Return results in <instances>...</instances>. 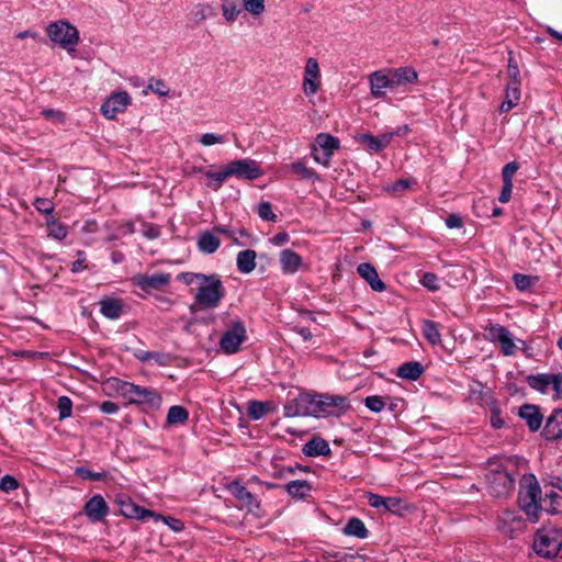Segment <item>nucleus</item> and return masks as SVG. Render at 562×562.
Wrapping results in <instances>:
<instances>
[{
	"instance_id": "79ce46f5",
	"label": "nucleus",
	"mask_w": 562,
	"mask_h": 562,
	"mask_svg": "<svg viewBox=\"0 0 562 562\" xmlns=\"http://www.w3.org/2000/svg\"><path fill=\"white\" fill-rule=\"evenodd\" d=\"M221 9L226 22H234L240 13L237 0H222Z\"/></svg>"
},
{
	"instance_id": "49530a36",
	"label": "nucleus",
	"mask_w": 562,
	"mask_h": 562,
	"mask_svg": "<svg viewBox=\"0 0 562 562\" xmlns=\"http://www.w3.org/2000/svg\"><path fill=\"white\" fill-rule=\"evenodd\" d=\"M423 334L425 338L434 346L440 340V334L435 323L426 321L423 324Z\"/></svg>"
},
{
	"instance_id": "9d476101",
	"label": "nucleus",
	"mask_w": 562,
	"mask_h": 562,
	"mask_svg": "<svg viewBox=\"0 0 562 562\" xmlns=\"http://www.w3.org/2000/svg\"><path fill=\"white\" fill-rule=\"evenodd\" d=\"M316 417H325L329 415H340L348 407V401L345 396L339 395H316Z\"/></svg>"
},
{
	"instance_id": "13d9d810",
	"label": "nucleus",
	"mask_w": 562,
	"mask_h": 562,
	"mask_svg": "<svg viewBox=\"0 0 562 562\" xmlns=\"http://www.w3.org/2000/svg\"><path fill=\"white\" fill-rule=\"evenodd\" d=\"M199 142L203 146H212L214 144H222V143H224L225 138L222 135H217V134H213V133H205V134L200 136Z\"/></svg>"
},
{
	"instance_id": "2f4dec72",
	"label": "nucleus",
	"mask_w": 562,
	"mask_h": 562,
	"mask_svg": "<svg viewBox=\"0 0 562 562\" xmlns=\"http://www.w3.org/2000/svg\"><path fill=\"white\" fill-rule=\"evenodd\" d=\"M257 254L252 249L239 251L236 259L237 269L241 273H250L256 268Z\"/></svg>"
},
{
	"instance_id": "72a5a7b5",
	"label": "nucleus",
	"mask_w": 562,
	"mask_h": 562,
	"mask_svg": "<svg viewBox=\"0 0 562 562\" xmlns=\"http://www.w3.org/2000/svg\"><path fill=\"white\" fill-rule=\"evenodd\" d=\"M276 406L271 402L250 401L248 403L247 413L254 420H259L269 412H273Z\"/></svg>"
},
{
	"instance_id": "338daca9",
	"label": "nucleus",
	"mask_w": 562,
	"mask_h": 562,
	"mask_svg": "<svg viewBox=\"0 0 562 562\" xmlns=\"http://www.w3.org/2000/svg\"><path fill=\"white\" fill-rule=\"evenodd\" d=\"M503 189L498 196L499 202L507 203L510 200L513 191V182H503Z\"/></svg>"
},
{
	"instance_id": "603ef678",
	"label": "nucleus",
	"mask_w": 562,
	"mask_h": 562,
	"mask_svg": "<svg viewBox=\"0 0 562 562\" xmlns=\"http://www.w3.org/2000/svg\"><path fill=\"white\" fill-rule=\"evenodd\" d=\"M291 169L297 173L302 179H311L314 177V171L306 167V165L301 161H294L291 164Z\"/></svg>"
},
{
	"instance_id": "f03ea898",
	"label": "nucleus",
	"mask_w": 562,
	"mask_h": 562,
	"mask_svg": "<svg viewBox=\"0 0 562 562\" xmlns=\"http://www.w3.org/2000/svg\"><path fill=\"white\" fill-rule=\"evenodd\" d=\"M225 296V288L217 274H205L195 288L194 305L201 310H214Z\"/></svg>"
},
{
	"instance_id": "e2e57ef3",
	"label": "nucleus",
	"mask_w": 562,
	"mask_h": 562,
	"mask_svg": "<svg viewBox=\"0 0 562 562\" xmlns=\"http://www.w3.org/2000/svg\"><path fill=\"white\" fill-rule=\"evenodd\" d=\"M35 209L44 214H50L54 211V203L48 199L38 198L34 201Z\"/></svg>"
},
{
	"instance_id": "dca6fc26",
	"label": "nucleus",
	"mask_w": 562,
	"mask_h": 562,
	"mask_svg": "<svg viewBox=\"0 0 562 562\" xmlns=\"http://www.w3.org/2000/svg\"><path fill=\"white\" fill-rule=\"evenodd\" d=\"M245 338V326L240 322H235L222 336L221 347L224 351H236Z\"/></svg>"
},
{
	"instance_id": "f704fd0d",
	"label": "nucleus",
	"mask_w": 562,
	"mask_h": 562,
	"mask_svg": "<svg viewBox=\"0 0 562 562\" xmlns=\"http://www.w3.org/2000/svg\"><path fill=\"white\" fill-rule=\"evenodd\" d=\"M544 429L549 438L562 437V411H557L549 417Z\"/></svg>"
},
{
	"instance_id": "423d86ee",
	"label": "nucleus",
	"mask_w": 562,
	"mask_h": 562,
	"mask_svg": "<svg viewBox=\"0 0 562 562\" xmlns=\"http://www.w3.org/2000/svg\"><path fill=\"white\" fill-rule=\"evenodd\" d=\"M316 395L302 392L296 397L288 400L283 406V412L284 416L288 418L299 416L316 417Z\"/></svg>"
},
{
	"instance_id": "a19ab883",
	"label": "nucleus",
	"mask_w": 562,
	"mask_h": 562,
	"mask_svg": "<svg viewBox=\"0 0 562 562\" xmlns=\"http://www.w3.org/2000/svg\"><path fill=\"white\" fill-rule=\"evenodd\" d=\"M137 358L139 361L151 366H167L171 361V353H138Z\"/></svg>"
},
{
	"instance_id": "8fccbe9b",
	"label": "nucleus",
	"mask_w": 562,
	"mask_h": 562,
	"mask_svg": "<svg viewBox=\"0 0 562 562\" xmlns=\"http://www.w3.org/2000/svg\"><path fill=\"white\" fill-rule=\"evenodd\" d=\"M59 419H65L71 415L72 402L68 396H60L57 402Z\"/></svg>"
},
{
	"instance_id": "39448f33",
	"label": "nucleus",
	"mask_w": 562,
	"mask_h": 562,
	"mask_svg": "<svg viewBox=\"0 0 562 562\" xmlns=\"http://www.w3.org/2000/svg\"><path fill=\"white\" fill-rule=\"evenodd\" d=\"M46 32L52 42L72 52L79 42L78 30L66 21H57L47 25Z\"/></svg>"
},
{
	"instance_id": "bb28decb",
	"label": "nucleus",
	"mask_w": 562,
	"mask_h": 562,
	"mask_svg": "<svg viewBox=\"0 0 562 562\" xmlns=\"http://www.w3.org/2000/svg\"><path fill=\"white\" fill-rule=\"evenodd\" d=\"M520 99V82L509 81L506 86L505 100L499 106L501 112H508L515 108Z\"/></svg>"
},
{
	"instance_id": "864d4df0",
	"label": "nucleus",
	"mask_w": 562,
	"mask_h": 562,
	"mask_svg": "<svg viewBox=\"0 0 562 562\" xmlns=\"http://www.w3.org/2000/svg\"><path fill=\"white\" fill-rule=\"evenodd\" d=\"M513 279L516 288L520 291L528 290L535 283L531 277L521 273L514 274Z\"/></svg>"
},
{
	"instance_id": "680f3d73",
	"label": "nucleus",
	"mask_w": 562,
	"mask_h": 562,
	"mask_svg": "<svg viewBox=\"0 0 562 562\" xmlns=\"http://www.w3.org/2000/svg\"><path fill=\"white\" fill-rule=\"evenodd\" d=\"M422 284L430 291H436L439 289V279L435 273L426 272L423 276Z\"/></svg>"
},
{
	"instance_id": "ddd939ff",
	"label": "nucleus",
	"mask_w": 562,
	"mask_h": 562,
	"mask_svg": "<svg viewBox=\"0 0 562 562\" xmlns=\"http://www.w3.org/2000/svg\"><path fill=\"white\" fill-rule=\"evenodd\" d=\"M226 168L229 177H236L238 179L255 180L263 175L257 161L252 159L233 160Z\"/></svg>"
},
{
	"instance_id": "1a4fd4ad",
	"label": "nucleus",
	"mask_w": 562,
	"mask_h": 562,
	"mask_svg": "<svg viewBox=\"0 0 562 562\" xmlns=\"http://www.w3.org/2000/svg\"><path fill=\"white\" fill-rule=\"evenodd\" d=\"M497 530L509 538H516L524 532L526 522L515 510H504L497 517Z\"/></svg>"
},
{
	"instance_id": "6ab92c4d",
	"label": "nucleus",
	"mask_w": 562,
	"mask_h": 562,
	"mask_svg": "<svg viewBox=\"0 0 562 562\" xmlns=\"http://www.w3.org/2000/svg\"><path fill=\"white\" fill-rule=\"evenodd\" d=\"M83 512L91 522H98L108 516L109 506L103 496L94 495L86 503Z\"/></svg>"
},
{
	"instance_id": "7c9ffc66",
	"label": "nucleus",
	"mask_w": 562,
	"mask_h": 562,
	"mask_svg": "<svg viewBox=\"0 0 562 562\" xmlns=\"http://www.w3.org/2000/svg\"><path fill=\"white\" fill-rule=\"evenodd\" d=\"M424 372V367L418 361H409L405 362L402 366L397 368V376L409 380V381H416Z\"/></svg>"
},
{
	"instance_id": "e433bc0d",
	"label": "nucleus",
	"mask_w": 562,
	"mask_h": 562,
	"mask_svg": "<svg viewBox=\"0 0 562 562\" xmlns=\"http://www.w3.org/2000/svg\"><path fill=\"white\" fill-rule=\"evenodd\" d=\"M342 530L345 535L357 537L359 539L368 537V529L366 528L364 522L356 517L349 519Z\"/></svg>"
},
{
	"instance_id": "4be33fe9",
	"label": "nucleus",
	"mask_w": 562,
	"mask_h": 562,
	"mask_svg": "<svg viewBox=\"0 0 562 562\" xmlns=\"http://www.w3.org/2000/svg\"><path fill=\"white\" fill-rule=\"evenodd\" d=\"M368 503L374 508H384L386 512L400 513L403 506V499L400 497H383L378 494H369Z\"/></svg>"
},
{
	"instance_id": "c9c22d12",
	"label": "nucleus",
	"mask_w": 562,
	"mask_h": 562,
	"mask_svg": "<svg viewBox=\"0 0 562 562\" xmlns=\"http://www.w3.org/2000/svg\"><path fill=\"white\" fill-rule=\"evenodd\" d=\"M189 419V412L180 405H173L168 409L166 424L168 426L182 425Z\"/></svg>"
},
{
	"instance_id": "6e6d98bb",
	"label": "nucleus",
	"mask_w": 562,
	"mask_h": 562,
	"mask_svg": "<svg viewBox=\"0 0 562 562\" xmlns=\"http://www.w3.org/2000/svg\"><path fill=\"white\" fill-rule=\"evenodd\" d=\"M258 214L263 221L276 222L277 215L272 211V206L269 202H261L258 206Z\"/></svg>"
},
{
	"instance_id": "473e14b6",
	"label": "nucleus",
	"mask_w": 562,
	"mask_h": 562,
	"mask_svg": "<svg viewBox=\"0 0 562 562\" xmlns=\"http://www.w3.org/2000/svg\"><path fill=\"white\" fill-rule=\"evenodd\" d=\"M220 246V238L209 231L201 233L198 239V248L203 254H213Z\"/></svg>"
},
{
	"instance_id": "a18cd8bd",
	"label": "nucleus",
	"mask_w": 562,
	"mask_h": 562,
	"mask_svg": "<svg viewBox=\"0 0 562 562\" xmlns=\"http://www.w3.org/2000/svg\"><path fill=\"white\" fill-rule=\"evenodd\" d=\"M47 231L48 236L56 240H63L68 234L67 227L54 218L47 222Z\"/></svg>"
},
{
	"instance_id": "a211bd4d",
	"label": "nucleus",
	"mask_w": 562,
	"mask_h": 562,
	"mask_svg": "<svg viewBox=\"0 0 562 562\" xmlns=\"http://www.w3.org/2000/svg\"><path fill=\"white\" fill-rule=\"evenodd\" d=\"M115 503L120 507V513L126 518L144 519L146 517L155 516L154 512L138 506L126 495L117 496Z\"/></svg>"
},
{
	"instance_id": "ea45409f",
	"label": "nucleus",
	"mask_w": 562,
	"mask_h": 562,
	"mask_svg": "<svg viewBox=\"0 0 562 562\" xmlns=\"http://www.w3.org/2000/svg\"><path fill=\"white\" fill-rule=\"evenodd\" d=\"M191 15L195 23H201L206 19L213 18L215 12L211 4L199 3L192 8Z\"/></svg>"
},
{
	"instance_id": "393cba45",
	"label": "nucleus",
	"mask_w": 562,
	"mask_h": 562,
	"mask_svg": "<svg viewBox=\"0 0 562 562\" xmlns=\"http://www.w3.org/2000/svg\"><path fill=\"white\" fill-rule=\"evenodd\" d=\"M542 508L549 514L562 513V490L551 487L544 493Z\"/></svg>"
},
{
	"instance_id": "c756f323",
	"label": "nucleus",
	"mask_w": 562,
	"mask_h": 562,
	"mask_svg": "<svg viewBox=\"0 0 562 562\" xmlns=\"http://www.w3.org/2000/svg\"><path fill=\"white\" fill-rule=\"evenodd\" d=\"M123 311V303L117 299H103L100 301V312L103 316L110 319H116L121 316Z\"/></svg>"
},
{
	"instance_id": "09e8293b",
	"label": "nucleus",
	"mask_w": 562,
	"mask_h": 562,
	"mask_svg": "<svg viewBox=\"0 0 562 562\" xmlns=\"http://www.w3.org/2000/svg\"><path fill=\"white\" fill-rule=\"evenodd\" d=\"M412 182L409 179H400L394 183L386 187V191L394 196H400L404 191L411 187Z\"/></svg>"
},
{
	"instance_id": "37998d69",
	"label": "nucleus",
	"mask_w": 562,
	"mask_h": 562,
	"mask_svg": "<svg viewBox=\"0 0 562 562\" xmlns=\"http://www.w3.org/2000/svg\"><path fill=\"white\" fill-rule=\"evenodd\" d=\"M393 133H384L379 136H371L367 135L366 139L370 146V148L374 149L375 151H380L383 148H385L392 140Z\"/></svg>"
},
{
	"instance_id": "a878e982",
	"label": "nucleus",
	"mask_w": 562,
	"mask_h": 562,
	"mask_svg": "<svg viewBox=\"0 0 562 562\" xmlns=\"http://www.w3.org/2000/svg\"><path fill=\"white\" fill-rule=\"evenodd\" d=\"M371 93L374 98L384 94V89L394 88L393 77H389L381 71H375L370 76Z\"/></svg>"
},
{
	"instance_id": "f3484780",
	"label": "nucleus",
	"mask_w": 562,
	"mask_h": 562,
	"mask_svg": "<svg viewBox=\"0 0 562 562\" xmlns=\"http://www.w3.org/2000/svg\"><path fill=\"white\" fill-rule=\"evenodd\" d=\"M228 491L240 502L243 507L248 509L249 513L259 516L260 502L257 501L245 486L234 481L228 485Z\"/></svg>"
},
{
	"instance_id": "7ed1b4c3",
	"label": "nucleus",
	"mask_w": 562,
	"mask_h": 562,
	"mask_svg": "<svg viewBox=\"0 0 562 562\" xmlns=\"http://www.w3.org/2000/svg\"><path fill=\"white\" fill-rule=\"evenodd\" d=\"M535 552L543 558L562 555V528L544 527L536 533L533 540Z\"/></svg>"
},
{
	"instance_id": "3c124183",
	"label": "nucleus",
	"mask_w": 562,
	"mask_h": 562,
	"mask_svg": "<svg viewBox=\"0 0 562 562\" xmlns=\"http://www.w3.org/2000/svg\"><path fill=\"white\" fill-rule=\"evenodd\" d=\"M178 279L187 285L195 284L199 286V283L205 279L204 273H194V272H182L178 276Z\"/></svg>"
},
{
	"instance_id": "c85d7f7f",
	"label": "nucleus",
	"mask_w": 562,
	"mask_h": 562,
	"mask_svg": "<svg viewBox=\"0 0 562 562\" xmlns=\"http://www.w3.org/2000/svg\"><path fill=\"white\" fill-rule=\"evenodd\" d=\"M302 451L307 457H318L328 454L330 452V448L325 439L314 437L303 446Z\"/></svg>"
},
{
	"instance_id": "5701e85b",
	"label": "nucleus",
	"mask_w": 562,
	"mask_h": 562,
	"mask_svg": "<svg viewBox=\"0 0 562 562\" xmlns=\"http://www.w3.org/2000/svg\"><path fill=\"white\" fill-rule=\"evenodd\" d=\"M357 271L370 284L373 291L382 292L386 289L385 283L380 279L376 269L371 263H360Z\"/></svg>"
},
{
	"instance_id": "b1692460",
	"label": "nucleus",
	"mask_w": 562,
	"mask_h": 562,
	"mask_svg": "<svg viewBox=\"0 0 562 562\" xmlns=\"http://www.w3.org/2000/svg\"><path fill=\"white\" fill-rule=\"evenodd\" d=\"M519 416L527 423L531 431H537L542 424V415L536 405L525 404L519 408Z\"/></svg>"
},
{
	"instance_id": "f8f14e48",
	"label": "nucleus",
	"mask_w": 562,
	"mask_h": 562,
	"mask_svg": "<svg viewBox=\"0 0 562 562\" xmlns=\"http://www.w3.org/2000/svg\"><path fill=\"white\" fill-rule=\"evenodd\" d=\"M487 335L491 340L499 342L502 351H524L527 349L524 340L518 339L517 341H515L509 330L502 325H492L487 329Z\"/></svg>"
},
{
	"instance_id": "aec40b11",
	"label": "nucleus",
	"mask_w": 562,
	"mask_h": 562,
	"mask_svg": "<svg viewBox=\"0 0 562 562\" xmlns=\"http://www.w3.org/2000/svg\"><path fill=\"white\" fill-rule=\"evenodd\" d=\"M279 262L283 274H294L302 267L303 259L292 249H283L280 252Z\"/></svg>"
},
{
	"instance_id": "0e129e2a",
	"label": "nucleus",
	"mask_w": 562,
	"mask_h": 562,
	"mask_svg": "<svg viewBox=\"0 0 562 562\" xmlns=\"http://www.w3.org/2000/svg\"><path fill=\"white\" fill-rule=\"evenodd\" d=\"M154 517L156 519H162L175 531H181L183 529V522L177 518L164 517L157 514H155Z\"/></svg>"
},
{
	"instance_id": "412c9836",
	"label": "nucleus",
	"mask_w": 562,
	"mask_h": 562,
	"mask_svg": "<svg viewBox=\"0 0 562 562\" xmlns=\"http://www.w3.org/2000/svg\"><path fill=\"white\" fill-rule=\"evenodd\" d=\"M528 385L543 394L548 393L550 389L554 392L557 390V374L538 373L527 376Z\"/></svg>"
},
{
	"instance_id": "bf43d9fd",
	"label": "nucleus",
	"mask_w": 562,
	"mask_h": 562,
	"mask_svg": "<svg viewBox=\"0 0 562 562\" xmlns=\"http://www.w3.org/2000/svg\"><path fill=\"white\" fill-rule=\"evenodd\" d=\"M519 166L516 161H510L503 167L502 178L503 182H513V177L518 170Z\"/></svg>"
},
{
	"instance_id": "58836bf2",
	"label": "nucleus",
	"mask_w": 562,
	"mask_h": 562,
	"mask_svg": "<svg viewBox=\"0 0 562 562\" xmlns=\"http://www.w3.org/2000/svg\"><path fill=\"white\" fill-rule=\"evenodd\" d=\"M285 490L292 497L304 498L308 495L312 487L307 481L294 480L285 485Z\"/></svg>"
},
{
	"instance_id": "774afa93",
	"label": "nucleus",
	"mask_w": 562,
	"mask_h": 562,
	"mask_svg": "<svg viewBox=\"0 0 562 562\" xmlns=\"http://www.w3.org/2000/svg\"><path fill=\"white\" fill-rule=\"evenodd\" d=\"M290 239V236L288 233L282 232L274 235L272 238H270V241L276 246H282L286 244Z\"/></svg>"
},
{
	"instance_id": "2eb2a0df",
	"label": "nucleus",
	"mask_w": 562,
	"mask_h": 562,
	"mask_svg": "<svg viewBox=\"0 0 562 562\" xmlns=\"http://www.w3.org/2000/svg\"><path fill=\"white\" fill-rule=\"evenodd\" d=\"M130 103L131 97L127 92H116L109 97L102 104L101 112L106 119L113 120L119 113L124 112Z\"/></svg>"
},
{
	"instance_id": "5fc2aeb1",
	"label": "nucleus",
	"mask_w": 562,
	"mask_h": 562,
	"mask_svg": "<svg viewBox=\"0 0 562 562\" xmlns=\"http://www.w3.org/2000/svg\"><path fill=\"white\" fill-rule=\"evenodd\" d=\"M364 402L366 406L374 413H379L385 407V402L378 395L368 396Z\"/></svg>"
},
{
	"instance_id": "0eeeda50",
	"label": "nucleus",
	"mask_w": 562,
	"mask_h": 562,
	"mask_svg": "<svg viewBox=\"0 0 562 562\" xmlns=\"http://www.w3.org/2000/svg\"><path fill=\"white\" fill-rule=\"evenodd\" d=\"M486 482L488 492L494 497L507 496L515 485V479L501 467L486 474Z\"/></svg>"
},
{
	"instance_id": "de8ad7c7",
	"label": "nucleus",
	"mask_w": 562,
	"mask_h": 562,
	"mask_svg": "<svg viewBox=\"0 0 562 562\" xmlns=\"http://www.w3.org/2000/svg\"><path fill=\"white\" fill-rule=\"evenodd\" d=\"M243 5L252 16H259L266 10L265 0H243Z\"/></svg>"
},
{
	"instance_id": "cd10ccee",
	"label": "nucleus",
	"mask_w": 562,
	"mask_h": 562,
	"mask_svg": "<svg viewBox=\"0 0 562 562\" xmlns=\"http://www.w3.org/2000/svg\"><path fill=\"white\" fill-rule=\"evenodd\" d=\"M131 382L117 378H109L103 382V391L110 396H121L127 398Z\"/></svg>"
},
{
	"instance_id": "4468645a",
	"label": "nucleus",
	"mask_w": 562,
	"mask_h": 562,
	"mask_svg": "<svg viewBox=\"0 0 562 562\" xmlns=\"http://www.w3.org/2000/svg\"><path fill=\"white\" fill-rule=\"evenodd\" d=\"M170 273L159 272L154 274L138 273L132 278L133 283L143 291L160 290L170 283Z\"/></svg>"
},
{
	"instance_id": "c03bdc74",
	"label": "nucleus",
	"mask_w": 562,
	"mask_h": 562,
	"mask_svg": "<svg viewBox=\"0 0 562 562\" xmlns=\"http://www.w3.org/2000/svg\"><path fill=\"white\" fill-rule=\"evenodd\" d=\"M205 177L210 180L207 187L217 191L222 187L223 182L229 177V173L227 168L225 167L217 172L206 171Z\"/></svg>"
},
{
	"instance_id": "4c0bfd02",
	"label": "nucleus",
	"mask_w": 562,
	"mask_h": 562,
	"mask_svg": "<svg viewBox=\"0 0 562 562\" xmlns=\"http://www.w3.org/2000/svg\"><path fill=\"white\" fill-rule=\"evenodd\" d=\"M394 86H401L406 83H413L417 80V72L412 67H402L392 74Z\"/></svg>"
},
{
	"instance_id": "4d7b16f0",
	"label": "nucleus",
	"mask_w": 562,
	"mask_h": 562,
	"mask_svg": "<svg viewBox=\"0 0 562 562\" xmlns=\"http://www.w3.org/2000/svg\"><path fill=\"white\" fill-rule=\"evenodd\" d=\"M19 487L18 480L12 475H4L0 481V490L5 493L15 491Z\"/></svg>"
},
{
	"instance_id": "f257e3e1",
	"label": "nucleus",
	"mask_w": 562,
	"mask_h": 562,
	"mask_svg": "<svg viewBox=\"0 0 562 562\" xmlns=\"http://www.w3.org/2000/svg\"><path fill=\"white\" fill-rule=\"evenodd\" d=\"M542 498L536 477L533 475L524 476L520 481L518 502L520 508L531 522H536L543 510Z\"/></svg>"
},
{
	"instance_id": "6e6552de",
	"label": "nucleus",
	"mask_w": 562,
	"mask_h": 562,
	"mask_svg": "<svg viewBox=\"0 0 562 562\" xmlns=\"http://www.w3.org/2000/svg\"><path fill=\"white\" fill-rule=\"evenodd\" d=\"M339 148L338 138L321 133L316 136L312 146V156L314 160L325 167H328L334 155V151Z\"/></svg>"
},
{
	"instance_id": "9b49d317",
	"label": "nucleus",
	"mask_w": 562,
	"mask_h": 562,
	"mask_svg": "<svg viewBox=\"0 0 562 562\" xmlns=\"http://www.w3.org/2000/svg\"><path fill=\"white\" fill-rule=\"evenodd\" d=\"M322 86V75L318 61L308 57L303 72L302 90L306 97L315 95Z\"/></svg>"
},
{
	"instance_id": "052dcab7",
	"label": "nucleus",
	"mask_w": 562,
	"mask_h": 562,
	"mask_svg": "<svg viewBox=\"0 0 562 562\" xmlns=\"http://www.w3.org/2000/svg\"><path fill=\"white\" fill-rule=\"evenodd\" d=\"M75 472L80 477L87 479V480H95L97 481V480H102V479L105 477L104 473L92 472V471H90L89 469H87L85 467L76 468Z\"/></svg>"
},
{
	"instance_id": "20e7f679",
	"label": "nucleus",
	"mask_w": 562,
	"mask_h": 562,
	"mask_svg": "<svg viewBox=\"0 0 562 562\" xmlns=\"http://www.w3.org/2000/svg\"><path fill=\"white\" fill-rule=\"evenodd\" d=\"M126 401L128 404H135L140 406L143 411L149 412L160 408L162 397L154 387L131 383Z\"/></svg>"
},
{
	"instance_id": "69168bd1",
	"label": "nucleus",
	"mask_w": 562,
	"mask_h": 562,
	"mask_svg": "<svg viewBox=\"0 0 562 562\" xmlns=\"http://www.w3.org/2000/svg\"><path fill=\"white\" fill-rule=\"evenodd\" d=\"M507 75L509 76L510 81L520 82L518 65L512 57L508 59Z\"/></svg>"
}]
</instances>
